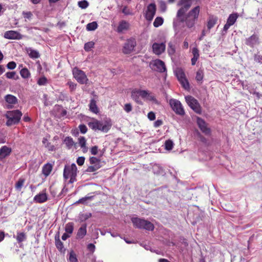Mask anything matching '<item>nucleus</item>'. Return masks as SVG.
<instances>
[{"instance_id": "nucleus-1", "label": "nucleus", "mask_w": 262, "mask_h": 262, "mask_svg": "<svg viewBox=\"0 0 262 262\" xmlns=\"http://www.w3.org/2000/svg\"><path fill=\"white\" fill-rule=\"evenodd\" d=\"M200 9V7L196 6L188 12L177 17L180 22L184 23L188 28L191 29L194 27L198 20Z\"/></svg>"}, {"instance_id": "nucleus-2", "label": "nucleus", "mask_w": 262, "mask_h": 262, "mask_svg": "<svg viewBox=\"0 0 262 262\" xmlns=\"http://www.w3.org/2000/svg\"><path fill=\"white\" fill-rule=\"evenodd\" d=\"M88 124L89 127L95 132L100 131L103 133H107L112 126L110 121H102L96 119H92Z\"/></svg>"}, {"instance_id": "nucleus-3", "label": "nucleus", "mask_w": 262, "mask_h": 262, "mask_svg": "<svg viewBox=\"0 0 262 262\" xmlns=\"http://www.w3.org/2000/svg\"><path fill=\"white\" fill-rule=\"evenodd\" d=\"M23 114L18 110L7 111L5 117L7 119L6 125L7 126H11L17 124L21 119Z\"/></svg>"}, {"instance_id": "nucleus-4", "label": "nucleus", "mask_w": 262, "mask_h": 262, "mask_svg": "<svg viewBox=\"0 0 262 262\" xmlns=\"http://www.w3.org/2000/svg\"><path fill=\"white\" fill-rule=\"evenodd\" d=\"M132 222L135 228L145 229L148 231H152L154 229V225L150 221L146 220L144 219L139 217H132Z\"/></svg>"}, {"instance_id": "nucleus-5", "label": "nucleus", "mask_w": 262, "mask_h": 262, "mask_svg": "<svg viewBox=\"0 0 262 262\" xmlns=\"http://www.w3.org/2000/svg\"><path fill=\"white\" fill-rule=\"evenodd\" d=\"M193 0H179L178 6L181 8L178 10L177 16H179L186 12L192 5Z\"/></svg>"}, {"instance_id": "nucleus-6", "label": "nucleus", "mask_w": 262, "mask_h": 262, "mask_svg": "<svg viewBox=\"0 0 262 262\" xmlns=\"http://www.w3.org/2000/svg\"><path fill=\"white\" fill-rule=\"evenodd\" d=\"M73 75L77 82L80 84H86L89 80L85 73L77 68H75L73 70Z\"/></svg>"}, {"instance_id": "nucleus-7", "label": "nucleus", "mask_w": 262, "mask_h": 262, "mask_svg": "<svg viewBox=\"0 0 262 262\" xmlns=\"http://www.w3.org/2000/svg\"><path fill=\"white\" fill-rule=\"evenodd\" d=\"M185 100L190 107L196 113L199 114H201L202 108L196 99L191 96H187L185 97Z\"/></svg>"}, {"instance_id": "nucleus-8", "label": "nucleus", "mask_w": 262, "mask_h": 262, "mask_svg": "<svg viewBox=\"0 0 262 262\" xmlns=\"http://www.w3.org/2000/svg\"><path fill=\"white\" fill-rule=\"evenodd\" d=\"M169 104L176 114L180 116L184 115L185 111L180 101L174 99H171L169 100Z\"/></svg>"}, {"instance_id": "nucleus-9", "label": "nucleus", "mask_w": 262, "mask_h": 262, "mask_svg": "<svg viewBox=\"0 0 262 262\" xmlns=\"http://www.w3.org/2000/svg\"><path fill=\"white\" fill-rule=\"evenodd\" d=\"M77 168L76 164L73 163L71 165H66L63 170V178L64 179H68L70 177L73 175L77 176Z\"/></svg>"}, {"instance_id": "nucleus-10", "label": "nucleus", "mask_w": 262, "mask_h": 262, "mask_svg": "<svg viewBox=\"0 0 262 262\" xmlns=\"http://www.w3.org/2000/svg\"><path fill=\"white\" fill-rule=\"evenodd\" d=\"M136 46V41L134 38H130L125 42L122 49V52L125 54H130Z\"/></svg>"}, {"instance_id": "nucleus-11", "label": "nucleus", "mask_w": 262, "mask_h": 262, "mask_svg": "<svg viewBox=\"0 0 262 262\" xmlns=\"http://www.w3.org/2000/svg\"><path fill=\"white\" fill-rule=\"evenodd\" d=\"M156 12V6L154 3H151L147 7V9L144 14L146 19L150 22L154 17Z\"/></svg>"}, {"instance_id": "nucleus-12", "label": "nucleus", "mask_w": 262, "mask_h": 262, "mask_svg": "<svg viewBox=\"0 0 262 262\" xmlns=\"http://www.w3.org/2000/svg\"><path fill=\"white\" fill-rule=\"evenodd\" d=\"M150 67L154 70L160 73H163L166 71L165 63L160 59H156L150 63Z\"/></svg>"}, {"instance_id": "nucleus-13", "label": "nucleus", "mask_w": 262, "mask_h": 262, "mask_svg": "<svg viewBox=\"0 0 262 262\" xmlns=\"http://www.w3.org/2000/svg\"><path fill=\"white\" fill-rule=\"evenodd\" d=\"M196 122L200 130L206 135H209L211 133V130L208 127L207 123L205 120L200 117H197Z\"/></svg>"}, {"instance_id": "nucleus-14", "label": "nucleus", "mask_w": 262, "mask_h": 262, "mask_svg": "<svg viewBox=\"0 0 262 262\" xmlns=\"http://www.w3.org/2000/svg\"><path fill=\"white\" fill-rule=\"evenodd\" d=\"M166 40L161 43L155 42L152 45L153 52L157 55H160L163 53L166 48Z\"/></svg>"}, {"instance_id": "nucleus-15", "label": "nucleus", "mask_w": 262, "mask_h": 262, "mask_svg": "<svg viewBox=\"0 0 262 262\" xmlns=\"http://www.w3.org/2000/svg\"><path fill=\"white\" fill-rule=\"evenodd\" d=\"M259 37L256 34H253L245 40V44L251 48H254L257 45L259 44Z\"/></svg>"}, {"instance_id": "nucleus-16", "label": "nucleus", "mask_w": 262, "mask_h": 262, "mask_svg": "<svg viewBox=\"0 0 262 262\" xmlns=\"http://www.w3.org/2000/svg\"><path fill=\"white\" fill-rule=\"evenodd\" d=\"M5 100L7 103H8V105L6 106L7 109H11L13 107V105L17 103L18 99L17 98L11 94H8L5 96Z\"/></svg>"}, {"instance_id": "nucleus-17", "label": "nucleus", "mask_w": 262, "mask_h": 262, "mask_svg": "<svg viewBox=\"0 0 262 262\" xmlns=\"http://www.w3.org/2000/svg\"><path fill=\"white\" fill-rule=\"evenodd\" d=\"M4 37L9 39H19L21 38V35L20 33L13 30L6 31L4 33Z\"/></svg>"}, {"instance_id": "nucleus-18", "label": "nucleus", "mask_w": 262, "mask_h": 262, "mask_svg": "<svg viewBox=\"0 0 262 262\" xmlns=\"http://www.w3.org/2000/svg\"><path fill=\"white\" fill-rule=\"evenodd\" d=\"M129 24L126 20H121L119 22L118 26L117 28V32L121 33L125 31H127L129 28Z\"/></svg>"}, {"instance_id": "nucleus-19", "label": "nucleus", "mask_w": 262, "mask_h": 262, "mask_svg": "<svg viewBox=\"0 0 262 262\" xmlns=\"http://www.w3.org/2000/svg\"><path fill=\"white\" fill-rule=\"evenodd\" d=\"M12 151L10 147L7 146H3L0 148V160H2L10 155Z\"/></svg>"}, {"instance_id": "nucleus-20", "label": "nucleus", "mask_w": 262, "mask_h": 262, "mask_svg": "<svg viewBox=\"0 0 262 262\" xmlns=\"http://www.w3.org/2000/svg\"><path fill=\"white\" fill-rule=\"evenodd\" d=\"M33 200L36 203H42L47 201L48 196L46 193H40L36 195Z\"/></svg>"}, {"instance_id": "nucleus-21", "label": "nucleus", "mask_w": 262, "mask_h": 262, "mask_svg": "<svg viewBox=\"0 0 262 262\" xmlns=\"http://www.w3.org/2000/svg\"><path fill=\"white\" fill-rule=\"evenodd\" d=\"M86 234V224H83L81 225V226L79 228L77 235V238H83L84 236Z\"/></svg>"}, {"instance_id": "nucleus-22", "label": "nucleus", "mask_w": 262, "mask_h": 262, "mask_svg": "<svg viewBox=\"0 0 262 262\" xmlns=\"http://www.w3.org/2000/svg\"><path fill=\"white\" fill-rule=\"evenodd\" d=\"M26 50L31 58L36 59L40 57V54L37 50H34L30 47L27 48Z\"/></svg>"}, {"instance_id": "nucleus-23", "label": "nucleus", "mask_w": 262, "mask_h": 262, "mask_svg": "<svg viewBox=\"0 0 262 262\" xmlns=\"http://www.w3.org/2000/svg\"><path fill=\"white\" fill-rule=\"evenodd\" d=\"M176 42L170 41L168 43L167 53L168 55L172 57L176 53Z\"/></svg>"}, {"instance_id": "nucleus-24", "label": "nucleus", "mask_w": 262, "mask_h": 262, "mask_svg": "<svg viewBox=\"0 0 262 262\" xmlns=\"http://www.w3.org/2000/svg\"><path fill=\"white\" fill-rule=\"evenodd\" d=\"M13 237L16 239L19 244L21 243L27 239L26 234L23 232H17L16 235H13Z\"/></svg>"}, {"instance_id": "nucleus-25", "label": "nucleus", "mask_w": 262, "mask_h": 262, "mask_svg": "<svg viewBox=\"0 0 262 262\" xmlns=\"http://www.w3.org/2000/svg\"><path fill=\"white\" fill-rule=\"evenodd\" d=\"M217 21V17L216 16H213V15H210L209 16L207 27L208 29L210 30L212 28H213L214 25L216 24V22Z\"/></svg>"}, {"instance_id": "nucleus-26", "label": "nucleus", "mask_w": 262, "mask_h": 262, "mask_svg": "<svg viewBox=\"0 0 262 262\" xmlns=\"http://www.w3.org/2000/svg\"><path fill=\"white\" fill-rule=\"evenodd\" d=\"M52 168H53V166H52V164H51L49 163H47V164H45L43 165V166L42 167V172L44 176H45L46 177H47L50 174V173L52 170Z\"/></svg>"}, {"instance_id": "nucleus-27", "label": "nucleus", "mask_w": 262, "mask_h": 262, "mask_svg": "<svg viewBox=\"0 0 262 262\" xmlns=\"http://www.w3.org/2000/svg\"><path fill=\"white\" fill-rule=\"evenodd\" d=\"M42 142L44 145L45 147L48 148V149L49 151H53L55 150V146L51 144V143L48 141V139L46 138H43L42 139Z\"/></svg>"}, {"instance_id": "nucleus-28", "label": "nucleus", "mask_w": 262, "mask_h": 262, "mask_svg": "<svg viewBox=\"0 0 262 262\" xmlns=\"http://www.w3.org/2000/svg\"><path fill=\"white\" fill-rule=\"evenodd\" d=\"M89 107L90 110L95 114H97L99 112V109L96 105V102L93 99L90 101Z\"/></svg>"}, {"instance_id": "nucleus-29", "label": "nucleus", "mask_w": 262, "mask_h": 262, "mask_svg": "<svg viewBox=\"0 0 262 262\" xmlns=\"http://www.w3.org/2000/svg\"><path fill=\"white\" fill-rule=\"evenodd\" d=\"M132 98L138 103L142 104V102L140 99V95L137 90H134L132 92Z\"/></svg>"}, {"instance_id": "nucleus-30", "label": "nucleus", "mask_w": 262, "mask_h": 262, "mask_svg": "<svg viewBox=\"0 0 262 262\" xmlns=\"http://www.w3.org/2000/svg\"><path fill=\"white\" fill-rule=\"evenodd\" d=\"M238 15L236 13L231 14L229 16L227 21L230 25H233L236 21V19L238 18Z\"/></svg>"}, {"instance_id": "nucleus-31", "label": "nucleus", "mask_w": 262, "mask_h": 262, "mask_svg": "<svg viewBox=\"0 0 262 262\" xmlns=\"http://www.w3.org/2000/svg\"><path fill=\"white\" fill-rule=\"evenodd\" d=\"M64 143L68 149H71L74 144L73 140L71 137H66L64 140Z\"/></svg>"}, {"instance_id": "nucleus-32", "label": "nucleus", "mask_w": 262, "mask_h": 262, "mask_svg": "<svg viewBox=\"0 0 262 262\" xmlns=\"http://www.w3.org/2000/svg\"><path fill=\"white\" fill-rule=\"evenodd\" d=\"M204 78V72L203 70L202 69H199L196 72L195 79L198 82H200L201 83L202 82L203 79Z\"/></svg>"}, {"instance_id": "nucleus-33", "label": "nucleus", "mask_w": 262, "mask_h": 262, "mask_svg": "<svg viewBox=\"0 0 262 262\" xmlns=\"http://www.w3.org/2000/svg\"><path fill=\"white\" fill-rule=\"evenodd\" d=\"M74 224L73 222H69L65 226V231L69 234H71L74 230Z\"/></svg>"}, {"instance_id": "nucleus-34", "label": "nucleus", "mask_w": 262, "mask_h": 262, "mask_svg": "<svg viewBox=\"0 0 262 262\" xmlns=\"http://www.w3.org/2000/svg\"><path fill=\"white\" fill-rule=\"evenodd\" d=\"M175 74L178 80L186 77L184 72L181 68L177 69L175 71Z\"/></svg>"}, {"instance_id": "nucleus-35", "label": "nucleus", "mask_w": 262, "mask_h": 262, "mask_svg": "<svg viewBox=\"0 0 262 262\" xmlns=\"http://www.w3.org/2000/svg\"><path fill=\"white\" fill-rule=\"evenodd\" d=\"M182 86L185 89L188 90L190 88L189 83L186 77L178 80Z\"/></svg>"}, {"instance_id": "nucleus-36", "label": "nucleus", "mask_w": 262, "mask_h": 262, "mask_svg": "<svg viewBox=\"0 0 262 262\" xmlns=\"http://www.w3.org/2000/svg\"><path fill=\"white\" fill-rule=\"evenodd\" d=\"M98 27V25L96 21H93L90 23L86 25V29L88 31H94Z\"/></svg>"}, {"instance_id": "nucleus-37", "label": "nucleus", "mask_w": 262, "mask_h": 262, "mask_svg": "<svg viewBox=\"0 0 262 262\" xmlns=\"http://www.w3.org/2000/svg\"><path fill=\"white\" fill-rule=\"evenodd\" d=\"M21 76L24 78H28L30 77V73L27 68H23L20 71Z\"/></svg>"}, {"instance_id": "nucleus-38", "label": "nucleus", "mask_w": 262, "mask_h": 262, "mask_svg": "<svg viewBox=\"0 0 262 262\" xmlns=\"http://www.w3.org/2000/svg\"><path fill=\"white\" fill-rule=\"evenodd\" d=\"M164 20L163 18L161 17H157L155 19L153 25L156 28L159 27L161 26L163 23Z\"/></svg>"}, {"instance_id": "nucleus-39", "label": "nucleus", "mask_w": 262, "mask_h": 262, "mask_svg": "<svg viewBox=\"0 0 262 262\" xmlns=\"http://www.w3.org/2000/svg\"><path fill=\"white\" fill-rule=\"evenodd\" d=\"M100 167H101L100 165H92L89 166L87 168L86 171L89 172H95L96 170H97L98 169H99Z\"/></svg>"}, {"instance_id": "nucleus-40", "label": "nucleus", "mask_w": 262, "mask_h": 262, "mask_svg": "<svg viewBox=\"0 0 262 262\" xmlns=\"http://www.w3.org/2000/svg\"><path fill=\"white\" fill-rule=\"evenodd\" d=\"M78 141H79V144L80 147L86 151L87 148L85 146V144H86L85 138L84 137H80L78 138Z\"/></svg>"}, {"instance_id": "nucleus-41", "label": "nucleus", "mask_w": 262, "mask_h": 262, "mask_svg": "<svg viewBox=\"0 0 262 262\" xmlns=\"http://www.w3.org/2000/svg\"><path fill=\"white\" fill-rule=\"evenodd\" d=\"M93 198H94V196L89 195V194H88V195L85 196L84 198H82L80 199L78 201H77L76 202V203H77V204H79V203L84 204L86 201L92 200L93 199Z\"/></svg>"}, {"instance_id": "nucleus-42", "label": "nucleus", "mask_w": 262, "mask_h": 262, "mask_svg": "<svg viewBox=\"0 0 262 262\" xmlns=\"http://www.w3.org/2000/svg\"><path fill=\"white\" fill-rule=\"evenodd\" d=\"M165 148L167 150H170L173 147V143L171 140H167L165 142Z\"/></svg>"}, {"instance_id": "nucleus-43", "label": "nucleus", "mask_w": 262, "mask_h": 262, "mask_svg": "<svg viewBox=\"0 0 262 262\" xmlns=\"http://www.w3.org/2000/svg\"><path fill=\"white\" fill-rule=\"evenodd\" d=\"M55 245L56 248L59 250L61 251L63 248V243L60 241L59 237H55Z\"/></svg>"}, {"instance_id": "nucleus-44", "label": "nucleus", "mask_w": 262, "mask_h": 262, "mask_svg": "<svg viewBox=\"0 0 262 262\" xmlns=\"http://www.w3.org/2000/svg\"><path fill=\"white\" fill-rule=\"evenodd\" d=\"M94 42L93 41H89L84 44V49L85 51H90L92 48L94 47Z\"/></svg>"}, {"instance_id": "nucleus-45", "label": "nucleus", "mask_w": 262, "mask_h": 262, "mask_svg": "<svg viewBox=\"0 0 262 262\" xmlns=\"http://www.w3.org/2000/svg\"><path fill=\"white\" fill-rule=\"evenodd\" d=\"M25 183V180L23 179H19L18 181L16 182L15 184V188L20 191L21 189L22 186H23Z\"/></svg>"}, {"instance_id": "nucleus-46", "label": "nucleus", "mask_w": 262, "mask_h": 262, "mask_svg": "<svg viewBox=\"0 0 262 262\" xmlns=\"http://www.w3.org/2000/svg\"><path fill=\"white\" fill-rule=\"evenodd\" d=\"M90 163L91 165H100V160L95 157H92L89 159Z\"/></svg>"}, {"instance_id": "nucleus-47", "label": "nucleus", "mask_w": 262, "mask_h": 262, "mask_svg": "<svg viewBox=\"0 0 262 262\" xmlns=\"http://www.w3.org/2000/svg\"><path fill=\"white\" fill-rule=\"evenodd\" d=\"M16 75V73L14 71L7 72L5 74V76L8 79H16L18 78V76H17V77L16 78L15 77Z\"/></svg>"}, {"instance_id": "nucleus-48", "label": "nucleus", "mask_w": 262, "mask_h": 262, "mask_svg": "<svg viewBox=\"0 0 262 262\" xmlns=\"http://www.w3.org/2000/svg\"><path fill=\"white\" fill-rule=\"evenodd\" d=\"M47 79L45 76L40 77L37 80V84L39 85H45L47 83Z\"/></svg>"}, {"instance_id": "nucleus-49", "label": "nucleus", "mask_w": 262, "mask_h": 262, "mask_svg": "<svg viewBox=\"0 0 262 262\" xmlns=\"http://www.w3.org/2000/svg\"><path fill=\"white\" fill-rule=\"evenodd\" d=\"M91 213H86L85 214H81L80 215V220L81 222L86 221L92 216Z\"/></svg>"}, {"instance_id": "nucleus-50", "label": "nucleus", "mask_w": 262, "mask_h": 262, "mask_svg": "<svg viewBox=\"0 0 262 262\" xmlns=\"http://www.w3.org/2000/svg\"><path fill=\"white\" fill-rule=\"evenodd\" d=\"M78 5L80 8L82 9H85L88 7L89 3L85 0H83L78 2Z\"/></svg>"}, {"instance_id": "nucleus-51", "label": "nucleus", "mask_w": 262, "mask_h": 262, "mask_svg": "<svg viewBox=\"0 0 262 262\" xmlns=\"http://www.w3.org/2000/svg\"><path fill=\"white\" fill-rule=\"evenodd\" d=\"M137 91L140 95V96L143 98H147V96L148 95L149 92L148 91L141 90H137Z\"/></svg>"}, {"instance_id": "nucleus-52", "label": "nucleus", "mask_w": 262, "mask_h": 262, "mask_svg": "<svg viewBox=\"0 0 262 262\" xmlns=\"http://www.w3.org/2000/svg\"><path fill=\"white\" fill-rule=\"evenodd\" d=\"M254 60L256 62L262 64V55L258 54H255L254 55Z\"/></svg>"}, {"instance_id": "nucleus-53", "label": "nucleus", "mask_w": 262, "mask_h": 262, "mask_svg": "<svg viewBox=\"0 0 262 262\" xmlns=\"http://www.w3.org/2000/svg\"><path fill=\"white\" fill-rule=\"evenodd\" d=\"M90 151L92 155H96L98 154L99 150L97 146H94L90 149Z\"/></svg>"}, {"instance_id": "nucleus-54", "label": "nucleus", "mask_w": 262, "mask_h": 262, "mask_svg": "<svg viewBox=\"0 0 262 262\" xmlns=\"http://www.w3.org/2000/svg\"><path fill=\"white\" fill-rule=\"evenodd\" d=\"M69 260L70 262H77L76 255L73 252H71L69 257Z\"/></svg>"}, {"instance_id": "nucleus-55", "label": "nucleus", "mask_w": 262, "mask_h": 262, "mask_svg": "<svg viewBox=\"0 0 262 262\" xmlns=\"http://www.w3.org/2000/svg\"><path fill=\"white\" fill-rule=\"evenodd\" d=\"M16 67V64L14 61H10L7 64V68L10 70H13Z\"/></svg>"}, {"instance_id": "nucleus-56", "label": "nucleus", "mask_w": 262, "mask_h": 262, "mask_svg": "<svg viewBox=\"0 0 262 262\" xmlns=\"http://www.w3.org/2000/svg\"><path fill=\"white\" fill-rule=\"evenodd\" d=\"M85 161V158L84 157H79L76 160V162L78 165L82 166L83 165Z\"/></svg>"}, {"instance_id": "nucleus-57", "label": "nucleus", "mask_w": 262, "mask_h": 262, "mask_svg": "<svg viewBox=\"0 0 262 262\" xmlns=\"http://www.w3.org/2000/svg\"><path fill=\"white\" fill-rule=\"evenodd\" d=\"M79 130L82 134H85L88 130L87 127L84 124H80L79 126Z\"/></svg>"}, {"instance_id": "nucleus-58", "label": "nucleus", "mask_w": 262, "mask_h": 262, "mask_svg": "<svg viewBox=\"0 0 262 262\" xmlns=\"http://www.w3.org/2000/svg\"><path fill=\"white\" fill-rule=\"evenodd\" d=\"M67 84L69 86V88L71 91H73L76 89L77 85L76 83L72 81H68Z\"/></svg>"}, {"instance_id": "nucleus-59", "label": "nucleus", "mask_w": 262, "mask_h": 262, "mask_svg": "<svg viewBox=\"0 0 262 262\" xmlns=\"http://www.w3.org/2000/svg\"><path fill=\"white\" fill-rule=\"evenodd\" d=\"M23 15L25 18L30 19L33 16L32 13L30 12H23Z\"/></svg>"}, {"instance_id": "nucleus-60", "label": "nucleus", "mask_w": 262, "mask_h": 262, "mask_svg": "<svg viewBox=\"0 0 262 262\" xmlns=\"http://www.w3.org/2000/svg\"><path fill=\"white\" fill-rule=\"evenodd\" d=\"M124 109L127 113H129L132 110V106L130 103H126L124 105Z\"/></svg>"}, {"instance_id": "nucleus-61", "label": "nucleus", "mask_w": 262, "mask_h": 262, "mask_svg": "<svg viewBox=\"0 0 262 262\" xmlns=\"http://www.w3.org/2000/svg\"><path fill=\"white\" fill-rule=\"evenodd\" d=\"M122 11V13H123L125 15H132V13L129 10V9H128L127 6L124 7Z\"/></svg>"}, {"instance_id": "nucleus-62", "label": "nucleus", "mask_w": 262, "mask_h": 262, "mask_svg": "<svg viewBox=\"0 0 262 262\" xmlns=\"http://www.w3.org/2000/svg\"><path fill=\"white\" fill-rule=\"evenodd\" d=\"M197 135L202 142L204 143H206L207 142V140L206 138L203 136L199 132H197Z\"/></svg>"}, {"instance_id": "nucleus-63", "label": "nucleus", "mask_w": 262, "mask_h": 262, "mask_svg": "<svg viewBox=\"0 0 262 262\" xmlns=\"http://www.w3.org/2000/svg\"><path fill=\"white\" fill-rule=\"evenodd\" d=\"M148 118L151 120H154L156 119L155 114L152 112H150L147 115Z\"/></svg>"}, {"instance_id": "nucleus-64", "label": "nucleus", "mask_w": 262, "mask_h": 262, "mask_svg": "<svg viewBox=\"0 0 262 262\" xmlns=\"http://www.w3.org/2000/svg\"><path fill=\"white\" fill-rule=\"evenodd\" d=\"M163 124L162 120H157L154 122V127H158Z\"/></svg>"}]
</instances>
